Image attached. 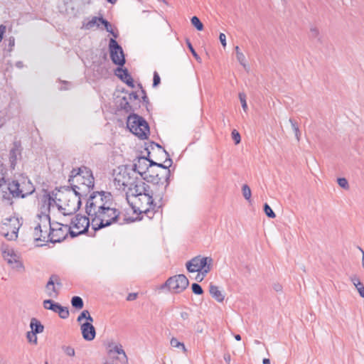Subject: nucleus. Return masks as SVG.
Here are the masks:
<instances>
[{
  "label": "nucleus",
  "instance_id": "6e6d98bb",
  "mask_svg": "<svg viewBox=\"0 0 364 364\" xmlns=\"http://www.w3.org/2000/svg\"><path fill=\"white\" fill-rule=\"evenodd\" d=\"M107 1L112 4H115L117 1V0H107Z\"/></svg>",
  "mask_w": 364,
  "mask_h": 364
},
{
  "label": "nucleus",
  "instance_id": "4c0bfd02",
  "mask_svg": "<svg viewBox=\"0 0 364 364\" xmlns=\"http://www.w3.org/2000/svg\"><path fill=\"white\" fill-rule=\"evenodd\" d=\"M191 290L196 295H202L203 294L202 287L197 283L192 284Z\"/></svg>",
  "mask_w": 364,
  "mask_h": 364
},
{
  "label": "nucleus",
  "instance_id": "864d4df0",
  "mask_svg": "<svg viewBox=\"0 0 364 364\" xmlns=\"http://www.w3.org/2000/svg\"><path fill=\"white\" fill-rule=\"evenodd\" d=\"M310 31L312 34L318 35V28L314 27L310 29Z\"/></svg>",
  "mask_w": 364,
  "mask_h": 364
},
{
  "label": "nucleus",
  "instance_id": "2f4dec72",
  "mask_svg": "<svg viewBox=\"0 0 364 364\" xmlns=\"http://www.w3.org/2000/svg\"><path fill=\"white\" fill-rule=\"evenodd\" d=\"M63 352L68 358H74L76 355V350L71 346H65L63 347Z\"/></svg>",
  "mask_w": 364,
  "mask_h": 364
},
{
  "label": "nucleus",
  "instance_id": "f3484780",
  "mask_svg": "<svg viewBox=\"0 0 364 364\" xmlns=\"http://www.w3.org/2000/svg\"><path fill=\"white\" fill-rule=\"evenodd\" d=\"M164 285L170 293L179 294L188 288L189 280L186 275L179 274L169 277Z\"/></svg>",
  "mask_w": 364,
  "mask_h": 364
},
{
  "label": "nucleus",
  "instance_id": "13d9d810",
  "mask_svg": "<svg viewBox=\"0 0 364 364\" xmlns=\"http://www.w3.org/2000/svg\"><path fill=\"white\" fill-rule=\"evenodd\" d=\"M105 364H112V360H106Z\"/></svg>",
  "mask_w": 364,
  "mask_h": 364
},
{
  "label": "nucleus",
  "instance_id": "2eb2a0df",
  "mask_svg": "<svg viewBox=\"0 0 364 364\" xmlns=\"http://www.w3.org/2000/svg\"><path fill=\"white\" fill-rule=\"evenodd\" d=\"M80 325L82 337L87 341H91L95 338V329L92 325V318L88 311H83L77 318Z\"/></svg>",
  "mask_w": 364,
  "mask_h": 364
},
{
  "label": "nucleus",
  "instance_id": "c756f323",
  "mask_svg": "<svg viewBox=\"0 0 364 364\" xmlns=\"http://www.w3.org/2000/svg\"><path fill=\"white\" fill-rule=\"evenodd\" d=\"M115 95L116 102L118 103L122 108H125L128 103L127 94L122 92L120 93L119 92L118 94H115Z\"/></svg>",
  "mask_w": 364,
  "mask_h": 364
},
{
  "label": "nucleus",
  "instance_id": "72a5a7b5",
  "mask_svg": "<svg viewBox=\"0 0 364 364\" xmlns=\"http://www.w3.org/2000/svg\"><path fill=\"white\" fill-rule=\"evenodd\" d=\"M192 25L198 30H203V24L197 16H193L191 19Z\"/></svg>",
  "mask_w": 364,
  "mask_h": 364
},
{
  "label": "nucleus",
  "instance_id": "e433bc0d",
  "mask_svg": "<svg viewBox=\"0 0 364 364\" xmlns=\"http://www.w3.org/2000/svg\"><path fill=\"white\" fill-rule=\"evenodd\" d=\"M235 50H236V58H237V60L241 64L245 65V63L246 62V58H245V55L243 54L242 52H241L240 50V49L237 46L235 48Z\"/></svg>",
  "mask_w": 364,
  "mask_h": 364
},
{
  "label": "nucleus",
  "instance_id": "de8ad7c7",
  "mask_svg": "<svg viewBox=\"0 0 364 364\" xmlns=\"http://www.w3.org/2000/svg\"><path fill=\"white\" fill-rule=\"evenodd\" d=\"M273 289L277 292H281L283 289L282 285L279 283H274L272 285Z\"/></svg>",
  "mask_w": 364,
  "mask_h": 364
},
{
  "label": "nucleus",
  "instance_id": "473e14b6",
  "mask_svg": "<svg viewBox=\"0 0 364 364\" xmlns=\"http://www.w3.org/2000/svg\"><path fill=\"white\" fill-rule=\"evenodd\" d=\"M58 304V303H55L53 301L50 299L45 300L43 302V306L45 309L51 310L53 311H54V309H55Z\"/></svg>",
  "mask_w": 364,
  "mask_h": 364
},
{
  "label": "nucleus",
  "instance_id": "a18cd8bd",
  "mask_svg": "<svg viewBox=\"0 0 364 364\" xmlns=\"http://www.w3.org/2000/svg\"><path fill=\"white\" fill-rule=\"evenodd\" d=\"M289 123L291 124V129L295 133V134L297 136L299 133V127L297 125V123L295 121H293L291 119H289Z\"/></svg>",
  "mask_w": 364,
  "mask_h": 364
},
{
  "label": "nucleus",
  "instance_id": "bf43d9fd",
  "mask_svg": "<svg viewBox=\"0 0 364 364\" xmlns=\"http://www.w3.org/2000/svg\"><path fill=\"white\" fill-rule=\"evenodd\" d=\"M122 363H117L115 360H112V364H122Z\"/></svg>",
  "mask_w": 364,
  "mask_h": 364
},
{
  "label": "nucleus",
  "instance_id": "dca6fc26",
  "mask_svg": "<svg viewBox=\"0 0 364 364\" xmlns=\"http://www.w3.org/2000/svg\"><path fill=\"white\" fill-rule=\"evenodd\" d=\"M146 151L147 156L144 157L152 164L163 165L166 164V161L171 160L166 151L156 144H149L146 148Z\"/></svg>",
  "mask_w": 364,
  "mask_h": 364
},
{
  "label": "nucleus",
  "instance_id": "f704fd0d",
  "mask_svg": "<svg viewBox=\"0 0 364 364\" xmlns=\"http://www.w3.org/2000/svg\"><path fill=\"white\" fill-rule=\"evenodd\" d=\"M71 303L73 306L77 309H80L83 307L82 299L79 296L73 297Z\"/></svg>",
  "mask_w": 364,
  "mask_h": 364
},
{
  "label": "nucleus",
  "instance_id": "20e7f679",
  "mask_svg": "<svg viewBox=\"0 0 364 364\" xmlns=\"http://www.w3.org/2000/svg\"><path fill=\"white\" fill-rule=\"evenodd\" d=\"M49 208L41 205L40 213L31 221V234L35 241L46 242L49 240Z\"/></svg>",
  "mask_w": 364,
  "mask_h": 364
},
{
  "label": "nucleus",
  "instance_id": "09e8293b",
  "mask_svg": "<svg viewBox=\"0 0 364 364\" xmlns=\"http://www.w3.org/2000/svg\"><path fill=\"white\" fill-rule=\"evenodd\" d=\"M188 48L190 49V50L191 51L193 55L194 56V58L197 60H200V57L198 56V55L196 53V52L195 51V50L193 49V48L192 47L191 44V43H188Z\"/></svg>",
  "mask_w": 364,
  "mask_h": 364
},
{
  "label": "nucleus",
  "instance_id": "c9c22d12",
  "mask_svg": "<svg viewBox=\"0 0 364 364\" xmlns=\"http://www.w3.org/2000/svg\"><path fill=\"white\" fill-rule=\"evenodd\" d=\"M264 212L265 215L269 218L273 219L276 217V214L267 203H265L264 205Z\"/></svg>",
  "mask_w": 364,
  "mask_h": 364
},
{
  "label": "nucleus",
  "instance_id": "b1692460",
  "mask_svg": "<svg viewBox=\"0 0 364 364\" xmlns=\"http://www.w3.org/2000/svg\"><path fill=\"white\" fill-rule=\"evenodd\" d=\"M58 279L50 277L45 288L46 295L51 298H56L58 294Z\"/></svg>",
  "mask_w": 364,
  "mask_h": 364
},
{
  "label": "nucleus",
  "instance_id": "37998d69",
  "mask_svg": "<svg viewBox=\"0 0 364 364\" xmlns=\"http://www.w3.org/2000/svg\"><path fill=\"white\" fill-rule=\"evenodd\" d=\"M69 315L70 313L68 308L63 306V309H61V311L60 312L59 316L63 319H66L68 318Z\"/></svg>",
  "mask_w": 364,
  "mask_h": 364
},
{
  "label": "nucleus",
  "instance_id": "cd10ccee",
  "mask_svg": "<svg viewBox=\"0 0 364 364\" xmlns=\"http://www.w3.org/2000/svg\"><path fill=\"white\" fill-rule=\"evenodd\" d=\"M170 346L171 348L177 350L179 353H186L187 352V348H186L185 344L176 337L171 338Z\"/></svg>",
  "mask_w": 364,
  "mask_h": 364
},
{
  "label": "nucleus",
  "instance_id": "5701e85b",
  "mask_svg": "<svg viewBox=\"0 0 364 364\" xmlns=\"http://www.w3.org/2000/svg\"><path fill=\"white\" fill-rule=\"evenodd\" d=\"M208 291L211 298L217 303L223 304L226 300L225 291L223 287L220 286L216 284H210Z\"/></svg>",
  "mask_w": 364,
  "mask_h": 364
},
{
  "label": "nucleus",
  "instance_id": "680f3d73",
  "mask_svg": "<svg viewBox=\"0 0 364 364\" xmlns=\"http://www.w3.org/2000/svg\"><path fill=\"white\" fill-rule=\"evenodd\" d=\"M44 364H49L48 362H45Z\"/></svg>",
  "mask_w": 364,
  "mask_h": 364
},
{
  "label": "nucleus",
  "instance_id": "c03bdc74",
  "mask_svg": "<svg viewBox=\"0 0 364 364\" xmlns=\"http://www.w3.org/2000/svg\"><path fill=\"white\" fill-rule=\"evenodd\" d=\"M69 315L70 313L68 308L63 306V309H61V311L60 312L59 316L63 319H66L68 318Z\"/></svg>",
  "mask_w": 364,
  "mask_h": 364
},
{
  "label": "nucleus",
  "instance_id": "6e6552de",
  "mask_svg": "<svg viewBox=\"0 0 364 364\" xmlns=\"http://www.w3.org/2000/svg\"><path fill=\"white\" fill-rule=\"evenodd\" d=\"M109 205H112V201L109 193L95 192L90 196L86 204V210L91 218Z\"/></svg>",
  "mask_w": 364,
  "mask_h": 364
},
{
  "label": "nucleus",
  "instance_id": "c85d7f7f",
  "mask_svg": "<svg viewBox=\"0 0 364 364\" xmlns=\"http://www.w3.org/2000/svg\"><path fill=\"white\" fill-rule=\"evenodd\" d=\"M350 282L357 290L360 296L364 299V284L358 277H352Z\"/></svg>",
  "mask_w": 364,
  "mask_h": 364
},
{
  "label": "nucleus",
  "instance_id": "f03ea898",
  "mask_svg": "<svg viewBox=\"0 0 364 364\" xmlns=\"http://www.w3.org/2000/svg\"><path fill=\"white\" fill-rule=\"evenodd\" d=\"M171 164V160L166 161L163 165L152 164L144 157L136 159L134 163V171L138 175L147 182L159 186L168 184Z\"/></svg>",
  "mask_w": 364,
  "mask_h": 364
},
{
  "label": "nucleus",
  "instance_id": "f257e3e1",
  "mask_svg": "<svg viewBox=\"0 0 364 364\" xmlns=\"http://www.w3.org/2000/svg\"><path fill=\"white\" fill-rule=\"evenodd\" d=\"M41 205L49 209L55 206L63 215H70L78 210L80 206V195L69 188L55 189L52 192L44 191L39 198Z\"/></svg>",
  "mask_w": 364,
  "mask_h": 364
},
{
  "label": "nucleus",
  "instance_id": "7c9ffc66",
  "mask_svg": "<svg viewBox=\"0 0 364 364\" xmlns=\"http://www.w3.org/2000/svg\"><path fill=\"white\" fill-rule=\"evenodd\" d=\"M241 191H242V196L244 197L245 200L247 203H251V201H252V191H251V189H250V186L248 185H247V184H244L242 186Z\"/></svg>",
  "mask_w": 364,
  "mask_h": 364
},
{
  "label": "nucleus",
  "instance_id": "4468645a",
  "mask_svg": "<svg viewBox=\"0 0 364 364\" xmlns=\"http://www.w3.org/2000/svg\"><path fill=\"white\" fill-rule=\"evenodd\" d=\"M44 329L43 324L38 318H31L29 321L28 330L25 335L27 343L33 347L37 346L39 343L38 336L43 333Z\"/></svg>",
  "mask_w": 364,
  "mask_h": 364
},
{
  "label": "nucleus",
  "instance_id": "1a4fd4ad",
  "mask_svg": "<svg viewBox=\"0 0 364 364\" xmlns=\"http://www.w3.org/2000/svg\"><path fill=\"white\" fill-rule=\"evenodd\" d=\"M1 257L4 262L12 271L17 273H23L26 271V267L21 254L14 249L9 247H3Z\"/></svg>",
  "mask_w": 364,
  "mask_h": 364
},
{
  "label": "nucleus",
  "instance_id": "6ab92c4d",
  "mask_svg": "<svg viewBox=\"0 0 364 364\" xmlns=\"http://www.w3.org/2000/svg\"><path fill=\"white\" fill-rule=\"evenodd\" d=\"M107 358L106 360H115L117 363H125L127 355L122 345L116 341H111L107 344Z\"/></svg>",
  "mask_w": 364,
  "mask_h": 364
},
{
  "label": "nucleus",
  "instance_id": "f8f14e48",
  "mask_svg": "<svg viewBox=\"0 0 364 364\" xmlns=\"http://www.w3.org/2000/svg\"><path fill=\"white\" fill-rule=\"evenodd\" d=\"M21 225L20 220L17 217L4 218L0 223V235L8 240H14L18 237Z\"/></svg>",
  "mask_w": 364,
  "mask_h": 364
},
{
  "label": "nucleus",
  "instance_id": "9b49d317",
  "mask_svg": "<svg viewBox=\"0 0 364 364\" xmlns=\"http://www.w3.org/2000/svg\"><path fill=\"white\" fill-rule=\"evenodd\" d=\"M8 169L0 162V191L4 198H9L11 196L21 197L19 183L12 181H6Z\"/></svg>",
  "mask_w": 364,
  "mask_h": 364
},
{
  "label": "nucleus",
  "instance_id": "ddd939ff",
  "mask_svg": "<svg viewBox=\"0 0 364 364\" xmlns=\"http://www.w3.org/2000/svg\"><path fill=\"white\" fill-rule=\"evenodd\" d=\"M127 127L132 134L141 139H146L149 134V128L146 122L136 114L128 117Z\"/></svg>",
  "mask_w": 364,
  "mask_h": 364
},
{
  "label": "nucleus",
  "instance_id": "a211bd4d",
  "mask_svg": "<svg viewBox=\"0 0 364 364\" xmlns=\"http://www.w3.org/2000/svg\"><path fill=\"white\" fill-rule=\"evenodd\" d=\"M70 232V228L58 222L53 221L49 224V236L48 241L52 242H60Z\"/></svg>",
  "mask_w": 364,
  "mask_h": 364
},
{
  "label": "nucleus",
  "instance_id": "58836bf2",
  "mask_svg": "<svg viewBox=\"0 0 364 364\" xmlns=\"http://www.w3.org/2000/svg\"><path fill=\"white\" fill-rule=\"evenodd\" d=\"M231 137L236 145L240 143L241 136L240 133L237 130L234 129L232 131Z\"/></svg>",
  "mask_w": 364,
  "mask_h": 364
},
{
  "label": "nucleus",
  "instance_id": "393cba45",
  "mask_svg": "<svg viewBox=\"0 0 364 364\" xmlns=\"http://www.w3.org/2000/svg\"><path fill=\"white\" fill-rule=\"evenodd\" d=\"M20 184V189L21 197H25L27 195L32 193L34 190V186L31 182V181L27 178H23Z\"/></svg>",
  "mask_w": 364,
  "mask_h": 364
},
{
  "label": "nucleus",
  "instance_id": "423d86ee",
  "mask_svg": "<svg viewBox=\"0 0 364 364\" xmlns=\"http://www.w3.org/2000/svg\"><path fill=\"white\" fill-rule=\"evenodd\" d=\"M214 259L211 256L197 255L186 263V267L191 274L196 273L195 280L200 282L211 272Z\"/></svg>",
  "mask_w": 364,
  "mask_h": 364
},
{
  "label": "nucleus",
  "instance_id": "0eeeda50",
  "mask_svg": "<svg viewBox=\"0 0 364 364\" xmlns=\"http://www.w3.org/2000/svg\"><path fill=\"white\" fill-rule=\"evenodd\" d=\"M137 173L129 166L122 165L112 170V176L114 186L118 189H124L133 187L137 184L136 175Z\"/></svg>",
  "mask_w": 364,
  "mask_h": 364
},
{
  "label": "nucleus",
  "instance_id": "5fc2aeb1",
  "mask_svg": "<svg viewBox=\"0 0 364 364\" xmlns=\"http://www.w3.org/2000/svg\"><path fill=\"white\" fill-rule=\"evenodd\" d=\"M263 364H270V360L268 358H264L262 360Z\"/></svg>",
  "mask_w": 364,
  "mask_h": 364
},
{
  "label": "nucleus",
  "instance_id": "603ef678",
  "mask_svg": "<svg viewBox=\"0 0 364 364\" xmlns=\"http://www.w3.org/2000/svg\"><path fill=\"white\" fill-rule=\"evenodd\" d=\"M63 306H60L59 304H58L55 309H54V312L57 313L58 315L60 314V312L61 311V309H63Z\"/></svg>",
  "mask_w": 364,
  "mask_h": 364
},
{
  "label": "nucleus",
  "instance_id": "4d7b16f0",
  "mask_svg": "<svg viewBox=\"0 0 364 364\" xmlns=\"http://www.w3.org/2000/svg\"><path fill=\"white\" fill-rule=\"evenodd\" d=\"M235 340H236V341H240V340H241V336H240V335H238V334H237V335H235Z\"/></svg>",
  "mask_w": 364,
  "mask_h": 364
},
{
  "label": "nucleus",
  "instance_id": "7ed1b4c3",
  "mask_svg": "<svg viewBox=\"0 0 364 364\" xmlns=\"http://www.w3.org/2000/svg\"><path fill=\"white\" fill-rule=\"evenodd\" d=\"M128 200L134 212L146 213L153 206L152 192L142 181L129 188Z\"/></svg>",
  "mask_w": 364,
  "mask_h": 364
},
{
  "label": "nucleus",
  "instance_id": "49530a36",
  "mask_svg": "<svg viewBox=\"0 0 364 364\" xmlns=\"http://www.w3.org/2000/svg\"><path fill=\"white\" fill-rule=\"evenodd\" d=\"M178 316L179 319L183 321H188L190 318L189 314L186 311L181 312Z\"/></svg>",
  "mask_w": 364,
  "mask_h": 364
},
{
  "label": "nucleus",
  "instance_id": "aec40b11",
  "mask_svg": "<svg viewBox=\"0 0 364 364\" xmlns=\"http://www.w3.org/2000/svg\"><path fill=\"white\" fill-rule=\"evenodd\" d=\"M89 226V220L83 215H76L72 220L70 233L73 237L85 232Z\"/></svg>",
  "mask_w": 364,
  "mask_h": 364
},
{
  "label": "nucleus",
  "instance_id": "412c9836",
  "mask_svg": "<svg viewBox=\"0 0 364 364\" xmlns=\"http://www.w3.org/2000/svg\"><path fill=\"white\" fill-rule=\"evenodd\" d=\"M114 37L110 38L109 43V50L110 57L114 63L119 65H122L124 62V55L122 47L114 40Z\"/></svg>",
  "mask_w": 364,
  "mask_h": 364
},
{
  "label": "nucleus",
  "instance_id": "4be33fe9",
  "mask_svg": "<svg viewBox=\"0 0 364 364\" xmlns=\"http://www.w3.org/2000/svg\"><path fill=\"white\" fill-rule=\"evenodd\" d=\"M102 24L107 32L110 33L114 38L117 37V33L114 31L112 26L102 18L93 17L91 20L85 23L86 29H92L95 27H99Z\"/></svg>",
  "mask_w": 364,
  "mask_h": 364
},
{
  "label": "nucleus",
  "instance_id": "8fccbe9b",
  "mask_svg": "<svg viewBox=\"0 0 364 364\" xmlns=\"http://www.w3.org/2000/svg\"><path fill=\"white\" fill-rule=\"evenodd\" d=\"M160 77L157 73L154 74V86H157L160 83Z\"/></svg>",
  "mask_w": 364,
  "mask_h": 364
},
{
  "label": "nucleus",
  "instance_id": "bb28decb",
  "mask_svg": "<svg viewBox=\"0 0 364 364\" xmlns=\"http://www.w3.org/2000/svg\"><path fill=\"white\" fill-rule=\"evenodd\" d=\"M21 159V151L18 149H12L9 154V166L10 168L14 169L18 161Z\"/></svg>",
  "mask_w": 364,
  "mask_h": 364
},
{
  "label": "nucleus",
  "instance_id": "39448f33",
  "mask_svg": "<svg viewBox=\"0 0 364 364\" xmlns=\"http://www.w3.org/2000/svg\"><path fill=\"white\" fill-rule=\"evenodd\" d=\"M69 182L72 188L79 195L88 192L94 185V178L92 171L87 167L74 168L70 175Z\"/></svg>",
  "mask_w": 364,
  "mask_h": 364
},
{
  "label": "nucleus",
  "instance_id": "a878e982",
  "mask_svg": "<svg viewBox=\"0 0 364 364\" xmlns=\"http://www.w3.org/2000/svg\"><path fill=\"white\" fill-rule=\"evenodd\" d=\"M115 75L130 87H134L133 80L126 69L119 68L115 70Z\"/></svg>",
  "mask_w": 364,
  "mask_h": 364
},
{
  "label": "nucleus",
  "instance_id": "052dcab7",
  "mask_svg": "<svg viewBox=\"0 0 364 364\" xmlns=\"http://www.w3.org/2000/svg\"><path fill=\"white\" fill-rule=\"evenodd\" d=\"M362 265L364 268V255H363V259H362Z\"/></svg>",
  "mask_w": 364,
  "mask_h": 364
},
{
  "label": "nucleus",
  "instance_id": "79ce46f5",
  "mask_svg": "<svg viewBox=\"0 0 364 364\" xmlns=\"http://www.w3.org/2000/svg\"><path fill=\"white\" fill-rule=\"evenodd\" d=\"M219 41L223 47V48H225L227 46V37L226 35L223 33H220L219 35Z\"/></svg>",
  "mask_w": 364,
  "mask_h": 364
},
{
  "label": "nucleus",
  "instance_id": "3c124183",
  "mask_svg": "<svg viewBox=\"0 0 364 364\" xmlns=\"http://www.w3.org/2000/svg\"><path fill=\"white\" fill-rule=\"evenodd\" d=\"M224 360L227 364H230L231 363V356L228 354L224 355Z\"/></svg>",
  "mask_w": 364,
  "mask_h": 364
},
{
  "label": "nucleus",
  "instance_id": "ea45409f",
  "mask_svg": "<svg viewBox=\"0 0 364 364\" xmlns=\"http://www.w3.org/2000/svg\"><path fill=\"white\" fill-rule=\"evenodd\" d=\"M239 99L241 103L242 107L245 112L247 110V104L246 101V95L244 93L239 94Z\"/></svg>",
  "mask_w": 364,
  "mask_h": 364
},
{
  "label": "nucleus",
  "instance_id": "9d476101",
  "mask_svg": "<svg viewBox=\"0 0 364 364\" xmlns=\"http://www.w3.org/2000/svg\"><path fill=\"white\" fill-rule=\"evenodd\" d=\"M117 217L116 209L109 205L91 218V225L94 230H98L109 225L116 220Z\"/></svg>",
  "mask_w": 364,
  "mask_h": 364
},
{
  "label": "nucleus",
  "instance_id": "a19ab883",
  "mask_svg": "<svg viewBox=\"0 0 364 364\" xmlns=\"http://www.w3.org/2000/svg\"><path fill=\"white\" fill-rule=\"evenodd\" d=\"M338 185L344 188V189H348V181L344 178H340L338 179Z\"/></svg>",
  "mask_w": 364,
  "mask_h": 364
}]
</instances>
